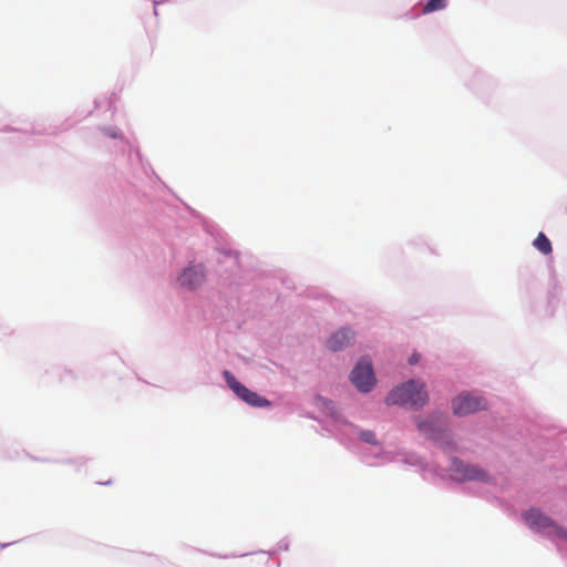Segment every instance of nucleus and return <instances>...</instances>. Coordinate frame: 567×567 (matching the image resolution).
Wrapping results in <instances>:
<instances>
[{
	"label": "nucleus",
	"instance_id": "4",
	"mask_svg": "<svg viewBox=\"0 0 567 567\" xmlns=\"http://www.w3.org/2000/svg\"><path fill=\"white\" fill-rule=\"evenodd\" d=\"M351 381L360 392H369L375 384V377L370 361L361 360L351 372Z\"/></svg>",
	"mask_w": 567,
	"mask_h": 567
},
{
	"label": "nucleus",
	"instance_id": "7",
	"mask_svg": "<svg viewBox=\"0 0 567 567\" xmlns=\"http://www.w3.org/2000/svg\"><path fill=\"white\" fill-rule=\"evenodd\" d=\"M419 431L427 437L437 441L445 431V420L441 414H431L416 423Z\"/></svg>",
	"mask_w": 567,
	"mask_h": 567
},
{
	"label": "nucleus",
	"instance_id": "5",
	"mask_svg": "<svg viewBox=\"0 0 567 567\" xmlns=\"http://www.w3.org/2000/svg\"><path fill=\"white\" fill-rule=\"evenodd\" d=\"M453 412L458 416H465L481 410H485L487 402L484 398L463 393L453 400Z\"/></svg>",
	"mask_w": 567,
	"mask_h": 567
},
{
	"label": "nucleus",
	"instance_id": "1",
	"mask_svg": "<svg viewBox=\"0 0 567 567\" xmlns=\"http://www.w3.org/2000/svg\"><path fill=\"white\" fill-rule=\"evenodd\" d=\"M429 400L425 384L417 380L406 381L395 386L386 396L388 405H410L417 410L423 408Z\"/></svg>",
	"mask_w": 567,
	"mask_h": 567
},
{
	"label": "nucleus",
	"instance_id": "8",
	"mask_svg": "<svg viewBox=\"0 0 567 567\" xmlns=\"http://www.w3.org/2000/svg\"><path fill=\"white\" fill-rule=\"evenodd\" d=\"M204 279L205 270L203 266L198 265L185 269L184 272L179 276L178 281L183 287L195 289L204 282Z\"/></svg>",
	"mask_w": 567,
	"mask_h": 567
},
{
	"label": "nucleus",
	"instance_id": "13",
	"mask_svg": "<svg viewBox=\"0 0 567 567\" xmlns=\"http://www.w3.org/2000/svg\"><path fill=\"white\" fill-rule=\"evenodd\" d=\"M420 360V355L419 354H413L410 359H409V362L410 364H415L416 362H419Z\"/></svg>",
	"mask_w": 567,
	"mask_h": 567
},
{
	"label": "nucleus",
	"instance_id": "3",
	"mask_svg": "<svg viewBox=\"0 0 567 567\" xmlns=\"http://www.w3.org/2000/svg\"><path fill=\"white\" fill-rule=\"evenodd\" d=\"M228 386L237 394L246 403L252 406H268L270 402L266 399L257 394L256 392L249 390L245 385H243L229 371H224L223 373Z\"/></svg>",
	"mask_w": 567,
	"mask_h": 567
},
{
	"label": "nucleus",
	"instance_id": "9",
	"mask_svg": "<svg viewBox=\"0 0 567 567\" xmlns=\"http://www.w3.org/2000/svg\"><path fill=\"white\" fill-rule=\"evenodd\" d=\"M352 339L353 333L350 330L340 329L327 340V347L332 351H339L348 347Z\"/></svg>",
	"mask_w": 567,
	"mask_h": 567
},
{
	"label": "nucleus",
	"instance_id": "12",
	"mask_svg": "<svg viewBox=\"0 0 567 567\" xmlns=\"http://www.w3.org/2000/svg\"><path fill=\"white\" fill-rule=\"evenodd\" d=\"M360 437L369 444H377L375 435L372 431H362Z\"/></svg>",
	"mask_w": 567,
	"mask_h": 567
},
{
	"label": "nucleus",
	"instance_id": "6",
	"mask_svg": "<svg viewBox=\"0 0 567 567\" xmlns=\"http://www.w3.org/2000/svg\"><path fill=\"white\" fill-rule=\"evenodd\" d=\"M453 472L456 480L460 481H480L486 482L488 474L477 465L465 464L461 461L453 462Z\"/></svg>",
	"mask_w": 567,
	"mask_h": 567
},
{
	"label": "nucleus",
	"instance_id": "10",
	"mask_svg": "<svg viewBox=\"0 0 567 567\" xmlns=\"http://www.w3.org/2000/svg\"><path fill=\"white\" fill-rule=\"evenodd\" d=\"M534 247L544 255L551 252V243L544 233H538L537 237L533 243Z\"/></svg>",
	"mask_w": 567,
	"mask_h": 567
},
{
	"label": "nucleus",
	"instance_id": "11",
	"mask_svg": "<svg viewBox=\"0 0 567 567\" xmlns=\"http://www.w3.org/2000/svg\"><path fill=\"white\" fill-rule=\"evenodd\" d=\"M446 0H427L422 8V13L427 14L446 8Z\"/></svg>",
	"mask_w": 567,
	"mask_h": 567
},
{
	"label": "nucleus",
	"instance_id": "2",
	"mask_svg": "<svg viewBox=\"0 0 567 567\" xmlns=\"http://www.w3.org/2000/svg\"><path fill=\"white\" fill-rule=\"evenodd\" d=\"M522 516L532 530L545 534L553 538L567 540V528L558 525L540 509L534 507L529 508L524 512Z\"/></svg>",
	"mask_w": 567,
	"mask_h": 567
}]
</instances>
